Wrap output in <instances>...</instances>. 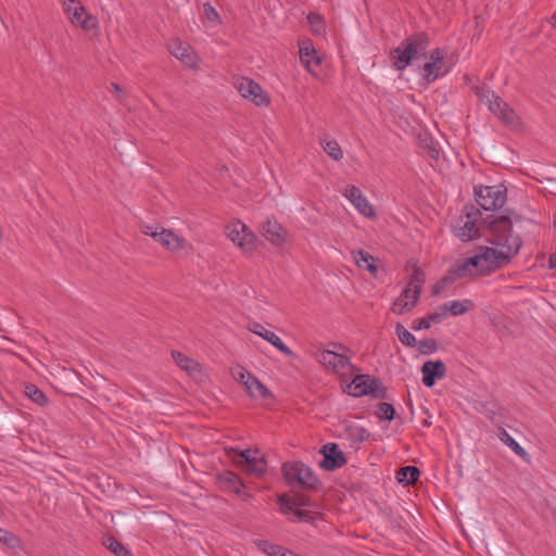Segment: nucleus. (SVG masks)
<instances>
[{
    "instance_id": "3",
    "label": "nucleus",
    "mask_w": 556,
    "mask_h": 556,
    "mask_svg": "<svg viewBox=\"0 0 556 556\" xmlns=\"http://www.w3.org/2000/svg\"><path fill=\"white\" fill-rule=\"evenodd\" d=\"M281 470L287 484L291 488L317 491L320 486L318 477L303 462H286L282 464Z\"/></svg>"
},
{
    "instance_id": "13",
    "label": "nucleus",
    "mask_w": 556,
    "mask_h": 556,
    "mask_svg": "<svg viewBox=\"0 0 556 556\" xmlns=\"http://www.w3.org/2000/svg\"><path fill=\"white\" fill-rule=\"evenodd\" d=\"M344 195L354 205V207L365 217H375L376 212L374 206L369 204L368 200L363 195L361 189L356 186H348Z\"/></svg>"
},
{
    "instance_id": "46",
    "label": "nucleus",
    "mask_w": 556,
    "mask_h": 556,
    "mask_svg": "<svg viewBox=\"0 0 556 556\" xmlns=\"http://www.w3.org/2000/svg\"><path fill=\"white\" fill-rule=\"evenodd\" d=\"M497 115L505 124L508 125H513L516 121V114L507 103Z\"/></svg>"
},
{
    "instance_id": "26",
    "label": "nucleus",
    "mask_w": 556,
    "mask_h": 556,
    "mask_svg": "<svg viewBox=\"0 0 556 556\" xmlns=\"http://www.w3.org/2000/svg\"><path fill=\"white\" fill-rule=\"evenodd\" d=\"M445 319V313L439 312L430 313L422 318L415 319L412 324V329L419 331L421 329H429L431 324H440Z\"/></svg>"
},
{
    "instance_id": "19",
    "label": "nucleus",
    "mask_w": 556,
    "mask_h": 556,
    "mask_svg": "<svg viewBox=\"0 0 556 556\" xmlns=\"http://www.w3.org/2000/svg\"><path fill=\"white\" fill-rule=\"evenodd\" d=\"M421 73V79L430 85L440 77H443L448 73V68H444V63H438L434 61H428L419 67Z\"/></svg>"
},
{
    "instance_id": "56",
    "label": "nucleus",
    "mask_w": 556,
    "mask_h": 556,
    "mask_svg": "<svg viewBox=\"0 0 556 556\" xmlns=\"http://www.w3.org/2000/svg\"><path fill=\"white\" fill-rule=\"evenodd\" d=\"M548 267L551 269L556 268V253H552L548 258Z\"/></svg>"
},
{
    "instance_id": "37",
    "label": "nucleus",
    "mask_w": 556,
    "mask_h": 556,
    "mask_svg": "<svg viewBox=\"0 0 556 556\" xmlns=\"http://www.w3.org/2000/svg\"><path fill=\"white\" fill-rule=\"evenodd\" d=\"M425 273L417 266L414 267L410 275L409 281L406 286H409L410 290H418L421 293L422 285L425 283Z\"/></svg>"
},
{
    "instance_id": "23",
    "label": "nucleus",
    "mask_w": 556,
    "mask_h": 556,
    "mask_svg": "<svg viewBox=\"0 0 556 556\" xmlns=\"http://www.w3.org/2000/svg\"><path fill=\"white\" fill-rule=\"evenodd\" d=\"M475 303L469 299H465L463 301H451L448 303H445L442 306H440V309L442 311V313H445V316L447 315V313H450L453 316H459L471 311Z\"/></svg>"
},
{
    "instance_id": "5",
    "label": "nucleus",
    "mask_w": 556,
    "mask_h": 556,
    "mask_svg": "<svg viewBox=\"0 0 556 556\" xmlns=\"http://www.w3.org/2000/svg\"><path fill=\"white\" fill-rule=\"evenodd\" d=\"M477 203L484 211L502 208L507 200V189L504 185L475 187Z\"/></svg>"
},
{
    "instance_id": "34",
    "label": "nucleus",
    "mask_w": 556,
    "mask_h": 556,
    "mask_svg": "<svg viewBox=\"0 0 556 556\" xmlns=\"http://www.w3.org/2000/svg\"><path fill=\"white\" fill-rule=\"evenodd\" d=\"M24 393L27 397H29L34 403L38 404L39 406H46L49 402L43 391L33 383L25 384Z\"/></svg>"
},
{
    "instance_id": "40",
    "label": "nucleus",
    "mask_w": 556,
    "mask_h": 556,
    "mask_svg": "<svg viewBox=\"0 0 556 556\" xmlns=\"http://www.w3.org/2000/svg\"><path fill=\"white\" fill-rule=\"evenodd\" d=\"M489 102V110L493 114H498L501 110L506 105V102L502 100L501 97L496 96L493 91H488V94L484 96Z\"/></svg>"
},
{
    "instance_id": "28",
    "label": "nucleus",
    "mask_w": 556,
    "mask_h": 556,
    "mask_svg": "<svg viewBox=\"0 0 556 556\" xmlns=\"http://www.w3.org/2000/svg\"><path fill=\"white\" fill-rule=\"evenodd\" d=\"M256 547L268 556H288L290 549L275 543H270L267 540H254Z\"/></svg>"
},
{
    "instance_id": "42",
    "label": "nucleus",
    "mask_w": 556,
    "mask_h": 556,
    "mask_svg": "<svg viewBox=\"0 0 556 556\" xmlns=\"http://www.w3.org/2000/svg\"><path fill=\"white\" fill-rule=\"evenodd\" d=\"M278 505L281 507L283 515H289L294 510V498L287 494H281L277 498Z\"/></svg>"
},
{
    "instance_id": "31",
    "label": "nucleus",
    "mask_w": 556,
    "mask_h": 556,
    "mask_svg": "<svg viewBox=\"0 0 556 556\" xmlns=\"http://www.w3.org/2000/svg\"><path fill=\"white\" fill-rule=\"evenodd\" d=\"M420 477V470L416 466L401 467L396 472V479L407 485L414 484Z\"/></svg>"
},
{
    "instance_id": "7",
    "label": "nucleus",
    "mask_w": 556,
    "mask_h": 556,
    "mask_svg": "<svg viewBox=\"0 0 556 556\" xmlns=\"http://www.w3.org/2000/svg\"><path fill=\"white\" fill-rule=\"evenodd\" d=\"M466 220L456 228V236L463 241H470L481 237L480 228L477 225L481 218V212L475 205H466L464 208Z\"/></svg>"
},
{
    "instance_id": "18",
    "label": "nucleus",
    "mask_w": 556,
    "mask_h": 556,
    "mask_svg": "<svg viewBox=\"0 0 556 556\" xmlns=\"http://www.w3.org/2000/svg\"><path fill=\"white\" fill-rule=\"evenodd\" d=\"M300 60L311 73H314L315 68L320 65L321 58L318 55L311 40L303 41L300 46Z\"/></svg>"
},
{
    "instance_id": "17",
    "label": "nucleus",
    "mask_w": 556,
    "mask_h": 556,
    "mask_svg": "<svg viewBox=\"0 0 556 556\" xmlns=\"http://www.w3.org/2000/svg\"><path fill=\"white\" fill-rule=\"evenodd\" d=\"M151 237L164 248L170 251H177L182 249L185 239L177 236L169 229L160 227L157 232H151Z\"/></svg>"
},
{
    "instance_id": "14",
    "label": "nucleus",
    "mask_w": 556,
    "mask_h": 556,
    "mask_svg": "<svg viewBox=\"0 0 556 556\" xmlns=\"http://www.w3.org/2000/svg\"><path fill=\"white\" fill-rule=\"evenodd\" d=\"M419 300V291L410 290L409 286H406L399 298L394 300L391 306V311L396 315H403L406 312L413 309Z\"/></svg>"
},
{
    "instance_id": "10",
    "label": "nucleus",
    "mask_w": 556,
    "mask_h": 556,
    "mask_svg": "<svg viewBox=\"0 0 556 556\" xmlns=\"http://www.w3.org/2000/svg\"><path fill=\"white\" fill-rule=\"evenodd\" d=\"M262 235L277 248L283 247L288 237L287 230L275 218H267L262 224Z\"/></svg>"
},
{
    "instance_id": "39",
    "label": "nucleus",
    "mask_w": 556,
    "mask_h": 556,
    "mask_svg": "<svg viewBox=\"0 0 556 556\" xmlns=\"http://www.w3.org/2000/svg\"><path fill=\"white\" fill-rule=\"evenodd\" d=\"M377 412H376V416L380 419H384V420H388V421H391L395 418V408L392 404L390 403H387V402H380L378 405H377Z\"/></svg>"
},
{
    "instance_id": "24",
    "label": "nucleus",
    "mask_w": 556,
    "mask_h": 556,
    "mask_svg": "<svg viewBox=\"0 0 556 556\" xmlns=\"http://www.w3.org/2000/svg\"><path fill=\"white\" fill-rule=\"evenodd\" d=\"M467 277H473L472 273L470 271L469 265L467 264L466 260L456 262L444 275L443 281H453L456 282L459 279L467 278Z\"/></svg>"
},
{
    "instance_id": "6",
    "label": "nucleus",
    "mask_w": 556,
    "mask_h": 556,
    "mask_svg": "<svg viewBox=\"0 0 556 556\" xmlns=\"http://www.w3.org/2000/svg\"><path fill=\"white\" fill-rule=\"evenodd\" d=\"M63 8L72 24L80 26L84 30H91L98 27V20L86 12L78 0L63 1Z\"/></svg>"
},
{
    "instance_id": "47",
    "label": "nucleus",
    "mask_w": 556,
    "mask_h": 556,
    "mask_svg": "<svg viewBox=\"0 0 556 556\" xmlns=\"http://www.w3.org/2000/svg\"><path fill=\"white\" fill-rule=\"evenodd\" d=\"M231 375L236 381L241 382L243 384H244V381H247V380H249V378L253 377L242 366H239V365L231 369Z\"/></svg>"
},
{
    "instance_id": "54",
    "label": "nucleus",
    "mask_w": 556,
    "mask_h": 556,
    "mask_svg": "<svg viewBox=\"0 0 556 556\" xmlns=\"http://www.w3.org/2000/svg\"><path fill=\"white\" fill-rule=\"evenodd\" d=\"M381 382H382L381 379H379L378 377L369 375V380H368L367 384H369L370 389H376L378 386H380Z\"/></svg>"
},
{
    "instance_id": "4",
    "label": "nucleus",
    "mask_w": 556,
    "mask_h": 556,
    "mask_svg": "<svg viewBox=\"0 0 556 556\" xmlns=\"http://www.w3.org/2000/svg\"><path fill=\"white\" fill-rule=\"evenodd\" d=\"M257 454H260L257 448H230L228 451V455L238 468L255 477H262L266 472L267 462L264 455L257 456Z\"/></svg>"
},
{
    "instance_id": "49",
    "label": "nucleus",
    "mask_w": 556,
    "mask_h": 556,
    "mask_svg": "<svg viewBox=\"0 0 556 556\" xmlns=\"http://www.w3.org/2000/svg\"><path fill=\"white\" fill-rule=\"evenodd\" d=\"M370 390L371 392L369 393V395L372 396L374 399L384 400L388 397V389L383 386L382 382L376 389Z\"/></svg>"
},
{
    "instance_id": "16",
    "label": "nucleus",
    "mask_w": 556,
    "mask_h": 556,
    "mask_svg": "<svg viewBox=\"0 0 556 556\" xmlns=\"http://www.w3.org/2000/svg\"><path fill=\"white\" fill-rule=\"evenodd\" d=\"M318 359L323 365L331 368L336 372L343 370L346 367H352V364L346 356L339 354L333 350L321 351L318 355Z\"/></svg>"
},
{
    "instance_id": "27",
    "label": "nucleus",
    "mask_w": 556,
    "mask_h": 556,
    "mask_svg": "<svg viewBox=\"0 0 556 556\" xmlns=\"http://www.w3.org/2000/svg\"><path fill=\"white\" fill-rule=\"evenodd\" d=\"M244 387L252 397L258 395L262 399H269L273 396L271 392L254 376L244 381Z\"/></svg>"
},
{
    "instance_id": "15",
    "label": "nucleus",
    "mask_w": 556,
    "mask_h": 556,
    "mask_svg": "<svg viewBox=\"0 0 556 556\" xmlns=\"http://www.w3.org/2000/svg\"><path fill=\"white\" fill-rule=\"evenodd\" d=\"M249 330L253 333L260 336L271 345H274L278 351L283 353L287 356H292L293 352L282 342V340L273 331L266 329L260 323H252L249 326Z\"/></svg>"
},
{
    "instance_id": "11",
    "label": "nucleus",
    "mask_w": 556,
    "mask_h": 556,
    "mask_svg": "<svg viewBox=\"0 0 556 556\" xmlns=\"http://www.w3.org/2000/svg\"><path fill=\"white\" fill-rule=\"evenodd\" d=\"M421 381L427 388L435 384L437 380L443 379L446 375V366L443 361H427L421 366Z\"/></svg>"
},
{
    "instance_id": "36",
    "label": "nucleus",
    "mask_w": 556,
    "mask_h": 556,
    "mask_svg": "<svg viewBox=\"0 0 556 556\" xmlns=\"http://www.w3.org/2000/svg\"><path fill=\"white\" fill-rule=\"evenodd\" d=\"M245 225L241 222L232 224L227 227L228 238L240 248V241H242V235L245 231Z\"/></svg>"
},
{
    "instance_id": "51",
    "label": "nucleus",
    "mask_w": 556,
    "mask_h": 556,
    "mask_svg": "<svg viewBox=\"0 0 556 556\" xmlns=\"http://www.w3.org/2000/svg\"><path fill=\"white\" fill-rule=\"evenodd\" d=\"M443 280H444V276L441 277L433 286L432 292L434 295L439 294L443 289H445L446 287L454 283L453 281H443Z\"/></svg>"
},
{
    "instance_id": "9",
    "label": "nucleus",
    "mask_w": 556,
    "mask_h": 556,
    "mask_svg": "<svg viewBox=\"0 0 556 556\" xmlns=\"http://www.w3.org/2000/svg\"><path fill=\"white\" fill-rule=\"evenodd\" d=\"M320 453L324 458L320 460L319 467L327 471H334L342 468L348 462L344 453L339 448L337 443L323 445Z\"/></svg>"
},
{
    "instance_id": "33",
    "label": "nucleus",
    "mask_w": 556,
    "mask_h": 556,
    "mask_svg": "<svg viewBox=\"0 0 556 556\" xmlns=\"http://www.w3.org/2000/svg\"><path fill=\"white\" fill-rule=\"evenodd\" d=\"M260 245H263V241L248 227H245V231L242 235V241H240V248L243 252L250 253L256 250Z\"/></svg>"
},
{
    "instance_id": "44",
    "label": "nucleus",
    "mask_w": 556,
    "mask_h": 556,
    "mask_svg": "<svg viewBox=\"0 0 556 556\" xmlns=\"http://www.w3.org/2000/svg\"><path fill=\"white\" fill-rule=\"evenodd\" d=\"M291 514H293L295 517L293 521L307 522L314 525L317 519L315 515L305 509H294Z\"/></svg>"
},
{
    "instance_id": "55",
    "label": "nucleus",
    "mask_w": 556,
    "mask_h": 556,
    "mask_svg": "<svg viewBox=\"0 0 556 556\" xmlns=\"http://www.w3.org/2000/svg\"><path fill=\"white\" fill-rule=\"evenodd\" d=\"M159 229H160V227H159V226H149V225H146V226H143V228H142V232H143L144 235H147V236H150V237H151V232H152V233H153V232H157V231H159Z\"/></svg>"
},
{
    "instance_id": "41",
    "label": "nucleus",
    "mask_w": 556,
    "mask_h": 556,
    "mask_svg": "<svg viewBox=\"0 0 556 556\" xmlns=\"http://www.w3.org/2000/svg\"><path fill=\"white\" fill-rule=\"evenodd\" d=\"M418 351L422 355H430L438 351V342L435 339H422L417 341Z\"/></svg>"
},
{
    "instance_id": "20",
    "label": "nucleus",
    "mask_w": 556,
    "mask_h": 556,
    "mask_svg": "<svg viewBox=\"0 0 556 556\" xmlns=\"http://www.w3.org/2000/svg\"><path fill=\"white\" fill-rule=\"evenodd\" d=\"M344 435L350 442V446L354 450H358L362 443L368 441L370 432L362 426L348 425L344 427Z\"/></svg>"
},
{
    "instance_id": "48",
    "label": "nucleus",
    "mask_w": 556,
    "mask_h": 556,
    "mask_svg": "<svg viewBox=\"0 0 556 556\" xmlns=\"http://www.w3.org/2000/svg\"><path fill=\"white\" fill-rule=\"evenodd\" d=\"M203 9H204L205 17L210 22H217L219 20L218 12L215 10V8L211 3H208V2L204 3Z\"/></svg>"
},
{
    "instance_id": "32",
    "label": "nucleus",
    "mask_w": 556,
    "mask_h": 556,
    "mask_svg": "<svg viewBox=\"0 0 556 556\" xmlns=\"http://www.w3.org/2000/svg\"><path fill=\"white\" fill-rule=\"evenodd\" d=\"M102 544L115 556H131L130 551L113 535H104Z\"/></svg>"
},
{
    "instance_id": "22",
    "label": "nucleus",
    "mask_w": 556,
    "mask_h": 556,
    "mask_svg": "<svg viewBox=\"0 0 556 556\" xmlns=\"http://www.w3.org/2000/svg\"><path fill=\"white\" fill-rule=\"evenodd\" d=\"M369 375H356L348 386V393L354 397L369 395L371 392L369 384Z\"/></svg>"
},
{
    "instance_id": "21",
    "label": "nucleus",
    "mask_w": 556,
    "mask_h": 556,
    "mask_svg": "<svg viewBox=\"0 0 556 556\" xmlns=\"http://www.w3.org/2000/svg\"><path fill=\"white\" fill-rule=\"evenodd\" d=\"M170 53L181 61L185 65L193 67L197 64L198 58L189 46H184L181 42H175L169 47Z\"/></svg>"
},
{
    "instance_id": "43",
    "label": "nucleus",
    "mask_w": 556,
    "mask_h": 556,
    "mask_svg": "<svg viewBox=\"0 0 556 556\" xmlns=\"http://www.w3.org/2000/svg\"><path fill=\"white\" fill-rule=\"evenodd\" d=\"M0 542L10 548H15L20 541L15 534L0 527Z\"/></svg>"
},
{
    "instance_id": "30",
    "label": "nucleus",
    "mask_w": 556,
    "mask_h": 556,
    "mask_svg": "<svg viewBox=\"0 0 556 556\" xmlns=\"http://www.w3.org/2000/svg\"><path fill=\"white\" fill-rule=\"evenodd\" d=\"M172 356L175 363L185 371L191 374L200 370L198 362L178 351H173Z\"/></svg>"
},
{
    "instance_id": "35",
    "label": "nucleus",
    "mask_w": 556,
    "mask_h": 556,
    "mask_svg": "<svg viewBox=\"0 0 556 556\" xmlns=\"http://www.w3.org/2000/svg\"><path fill=\"white\" fill-rule=\"evenodd\" d=\"M395 333L400 342L407 348H415L417 340L413 333H410L402 324H396Z\"/></svg>"
},
{
    "instance_id": "58",
    "label": "nucleus",
    "mask_w": 556,
    "mask_h": 556,
    "mask_svg": "<svg viewBox=\"0 0 556 556\" xmlns=\"http://www.w3.org/2000/svg\"><path fill=\"white\" fill-rule=\"evenodd\" d=\"M112 87L116 90V91H121V88L117 84L115 83H112Z\"/></svg>"
},
{
    "instance_id": "25",
    "label": "nucleus",
    "mask_w": 556,
    "mask_h": 556,
    "mask_svg": "<svg viewBox=\"0 0 556 556\" xmlns=\"http://www.w3.org/2000/svg\"><path fill=\"white\" fill-rule=\"evenodd\" d=\"M356 265L362 268L368 270L375 277L378 273V266L376 265V258L364 250H358L355 255Z\"/></svg>"
},
{
    "instance_id": "1",
    "label": "nucleus",
    "mask_w": 556,
    "mask_h": 556,
    "mask_svg": "<svg viewBox=\"0 0 556 556\" xmlns=\"http://www.w3.org/2000/svg\"><path fill=\"white\" fill-rule=\"evenodd\" d=\"M520 215H501L486 218V240L502 250L482 247L480 252L473 256L466 257L470 271L473 276L489 275L502 266L508 264L510 260L519 252L522 241L518 235L513 232V223L520 222Z\"/></svg>"
},
{
    "instance_id": "50",
    "label": "nucleus",
    "mask_w": 556,
    "mask_h": 556,
    "mask_svg": "<svg viewBox=\"0 0 556 556\" xmlns=\"http://www.w3.org/2000/svg\"><path fill=\"white\" fill-rule=\"evenodd\" d=\"M427 59L429 61L444 63L443 52L440 48H435V49L431 50L429 54L427 53Z\"/></svg>"
},
{
    "instance_id": "57",
    "label": "nucleus",
    "mask_w": 556,
    "mask_h": 556,
    "mask_svg": "<svg viewBox=\"0 0 556 556\" xmlns=\"http://www.w3.org/2000/svg\"><path fill=\"white\" fill-rule=\"evenodd\" d=\"M329 346H332V349L345 350V346L341 343L330 342Z\"/></svg>"
},
{
    "instance_id": "53",
    "label": "nucleus",
    "mask_w": 556,
    "mask_h": 556,
    "mask_svg": "<svg viewBox=\"0 0 556 556\" xmlns=\"http://www.w3.org/2000/svg\"><path fill=\"white\" fill-rule=\"evenodd\" d=\"M428 147V155L432 160H439L440 157V150L437 148V146L431 141Z\"/></svg>"
},
{
    "instance_id": "38",
    "label": "nucleus",
    "mask_w": 556,
    "mask_h": 556,
    "mask_svg": "<svg viewBox=\"0 0 556 556\" xmlns=\"http://www.w3.org/2000/svg\"><path fill=\"white\" fill-rule=\"evenodd\" d=\"M324 151L332 157L334 161H340L343 157V152L337 140H325V142L321 143Z\"/></svg>"
},
{
    "instance_id": "29",
    "label": "nucleus",
    "mask_w": 556,
    "mask_h": 556,
    "mask_svg": "<svg viewBox=\"0 0 556 556\" xmlns=\"http://www.w3.org/2000/svg\"><path fill=\"white\" fill-rule=\"evenodd\" d=\"M497 437L505 445H507L516 455L522 459L529 457L527 451L520 446L519 443H517L504 428L498 429Z\"/></svg>"
},
{
    "instance_id": "8",
    "label": "nucleus",
    "mask_w": 556,
    "mask_h": 556,
    "mask_svg": "<svg viewBox=\"0 0 556 556\" xmlns=\"http://www.w3.org/2000/svg\"><path fill=\"white\" fill-rule=\"evenodd\" d=\"M236 88L244 99L253 102L257 106L267 105L269 103V98L262 87L248 77L240 78Z\"/></svg>"
},
{
    "instance_id": "45",
    "label": "nucleus",
    "mask_w": 556,
    "mask_h": 556,
    "mask_svg": "<svg viewBox=\"0 0 556 556\" xmlns=\"http://www.w3.org/2000/svg\"><path fill=\"white\" fill-rule=\"evenodd\" d=\"M307 20L315 33L319 34L324 29L325 22L320 14L311 12L307 15Z\"/></svg>"
},
{
    "instance_id": "52",
    "label": "nucleus",
    "mask_w": 556,
    "mask_h": 556,
    "mask_svg": "<svg viewBox=\"0 0 556 556\" xmlns=\"http://www.w3.org/2000/svg\"><path fill=\"white\" fill-rule=\"evenodd\" d=\"M293 498H294V508L298 507V509H300V507L308 506L311 503L309 497H307L306 495H303V494L295 495V496H293Z\"/></svg>"
},
{
    "instance_id": "2",
    "label": "nucleus",
    "mask_w": 556,
    "mask_h": 556,
    "mask_svg": "<svg viewBox=\"0 0 556 556\" xmlns=\"http://www.w3.org/2000/svg\"><path fill=\"white\" fill-rule=\"evenodd\" d=\"M430 45V37L426 31H418L407 36L392 50L393 66L403 71L414 60L427 59V49Z\"/></svg>"
},
{
    "instance_id": "12",
    "label": "nucleus",
    "mask_w": 556,
    "mask_h": 556,
    "mask_svg": "<svg viewBox=\"0 0 556 556\" xmlns=\"http://www.w3.org/2000/svg\"><path fill=\"white\" fill-rule=\"evenodd\" d=\"M217 481L224 490L233 492L235 494L242 496L243 498L251 497V495L244 492L245 484L242 479L233 471L224 470L217 473Z\"/></svg>"
}]
</instances>
